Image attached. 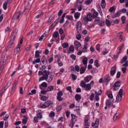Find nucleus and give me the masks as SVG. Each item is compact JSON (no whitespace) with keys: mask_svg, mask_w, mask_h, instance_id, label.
Wrapping results in <instances>:
<instances>
[{"mask_svg":"<svg viewBox=\"0 0 128 128\" xmlns=\"http://www.w3.org/2000/svg\"><path fill=\"white\" fill-rule=\"evenodd\" d=\"M127 56H124L121 60L120 63L121 64H123L126 62L127 60Z\"/></svg>","mask_w":128,"mask_h":128,"instance_id":"20","label":"nucleus"},{"mask_svg":"<svg viewBox=\"0 0 128 128\" xmlns=\"http://www.w3.org/2000/svg\"><path fill=\"white\" fill-rule=\"evenodd\" d=\"M21 46V45H20V44H18V45L17 47L15 50V52H16V54H18L20 50Z\"/></svg>","mask_w":128,"mask_h":128,"instance_id":"17","label":"nucleus"},{"mask_svg":"<svg viewBox=\"0 0 128 128\" xmlns=\"http://www.w3.org/2000/svg\"><path fill=\"white\" fill-rule=\"evenodd\" d=\"M54 87L53 86H50L48 87L47 89L48 91H50L53 90H54Z\"/></svg>","mask_w":128,"mask_h":128,"instance_id":"33","label":"nucleus"},{"mask_svg":"<svg viewBox=\"0 0 128 128\" xmlns=\"http://www.w3.org/2000/svg\"><path fill=\"white\" fill-rule=\"evenodd\" d=\"M120 85V83L119 81L116 82L114 84V86H111V89H112L114 91H115L118 90Z\"/></svg>","mask_w":128,"mask_h":128,"instance_id":"3","label":"nucleus"},{"mask_svg":"<svg viewBox=\"0 0 128 128\" xmlns=\"http://www.w3.org/2000/svg\"><path fill=\"white\" fill-rule=\"evenodd\" d=\"M94 96V94L92 93L91 94V95L90 96V99L91 101H92L93 100V98Z\"/></svg>","mask_w":128,"mask_h":128,"instance_id":"50","label":"nucleus"},{"mask_svg":"<svg viewBox=\"0 0 128 128\" xmlns=\"http://www.w3.org/2000/svg\"><path fill=\"white\" fill-rule=\"evenodd\" d=\"M53 103L51 102L50 100H47L45 102L44 104H41L40 106L41 108H45L52 104Z\"/></svg>","mask_w":128,"mask_h":128,"instance_id":"2","label":"nucleus"},{"mask_svg":"<svg viewBox=\"0 0 128 128\" xmlns=\"http://www.w3.org/2000/svg\"><path fill=\"white\" fill-rule=\"evenodd\" d=\"M41 99L43 101H46L48 99V97L46 96H42L41 98Z\"/></svg>","mask_w":128,"mask_h":128,"instance_id":"60","label":"nucleus"},{"mask_svg":"<svg viewBox=\"0 0 128 128\" xmlns=\"http://www.w3.org/2000/svg\"><path fill=\"white\" fill-rule=\"evenodd\" d=\"M84 1V0H77L76 2L75 5L77 6H79L78 4L81 5Z\"/></svg>","mask_w":128,"mask_h":128,"instance_id":"22","label":"nucleus"},{"mask_svg":"<svg viewBox=\"0 0 128 128\" xmlns=\"http://www.w3.org/2000/svg\"><path fill=\"white\" fill-rule=\"evenodd\" d=\"M36 60H34L32 62V64H34L36 63H39L40 61V58H37Z\"/></svg>","mask_w":128,"mask_h":128,"instance_id":"31","label":"nucleus"},{"mask_svg":"<svg viewBox=\"0 0 128 128\" xmlns=\"http://www.w3.org/2000/svg\"><path fill=\"white\" fill-rule=\"evenodd\" d=\"M98 13L96 11H94L93 14V17L94 18H96L98 16Z\"/></svg>","mask_w":128,"mask_h":128,"instance_id":"43","label":"nucleus"},{"mask_svg":"<svg viewBox=\"0 0 128 128\" xmlns=\"http://www.w3.org/2000/svg\"><path fill=\"white\" fill-rule=\"evenodd\" d=\"M18 83L17 81H15L13 83V85L12 87V90H14L16 87V85Z\"/></svg>","mask_w":128,"mask_h":128,"instance_id":"27","label":"nucleus"},{"mask_svg":"<svg viewBox=\"0 0 128 128\" xmlns=\"http://www.w3.org/2000/svg\"><path fill=\"white\" fill-rule=\"evenodd\" d=\"M68 46V44L66 42H64L62 45V47L64 48H67Z\"/></svg>","mask_w":128,"mask_h":128,"instance_id":"55","label":"nucleus"},{"mask_svg":"<svg viewBox=\"0 0 128 128\" xmlns=\"http://www.w3.org/2000/svg\"><path fill=\"white\" fill-rule=\"evenodd\" d=\"M123 94V90L122 89H120L119 90L118 92V95H120V96L122 97Z\"/></svg>","mask_w":128,"mask_h":128,"instance_id":"42","label":"nucleus"},{"mask_svg":"<svg viewBox=\"0 0 128 128\" xmlns=\"http://www.w3.org/2000/svg\"><path fill=\"white\" fill-rule=\"evenodd\" d=\"M119 20L118 19H116L115 20H112L111 22V23L113 22L114 24H118L119 23Z\"/></svg>","mask_w":128,"mask_h":128,"instance_id":"46","label":"nucleus"},{"mask_svg":"<svg viewBox=\"0 0 128 128\" xmlns=\"http://www.w3.org/2000/svg\"><path fill=\"white\" fill-rule=\"evenodd\" d=\"M80 86L82 87L85 88L86 86V84L85 82L83 80H82L80 84Z\"/></svg>","mask_w":128,"mask_h":128,"instance_id":"32","label":"nucleus"},{"mask_svg":"<svg viewBox=\"0 0 128 128\" xmlns=\"http://www.w3.org/2000/svg\"><path fill=\"white\" fill-rule=\"evenodd\" d=\"M80 14L78 12H76L74 14V17L76 19H77L80 16Z\"/></svg>","mask_w":128,"mask_h":128,"instance_id":"36","label":"nucleus"},{"mask_svg":"<svg viewBox=\"0 0 128 128\" xmlns=\"http://www.w3.org/2000/svg\"><path fill=\"white\" fill-rule=\"evenodd\" d=\"M7 1H6L3 4V8L5 10H6L7 8Z\"/></svg>","mask_w":128,"mask_h":128,"instance_id":"45","label":"nucleus"},{"mask_svg":"<svg viewBox=\"0 0 128 128\" xmlns=\"http://www.w3.org/2000/svg\"><path fill=\"white\" fill-rule=\"evenodd\" d=\"M71 115L72 117L71 122L69 124V126L71 127L72 128H73L75 122L77 121V117L74 114H71Z\"/></svg>","mask_w":128,"mask_h":128,"instance_id":"1","label":"nucleus"},{"mask_svg":"<svg viewBox=\"0 0 128 128\" xmlns=\"http://www.w3.org/2000/svg\"><path fill=\"white\" fill-rule=\"evenodd\" d=\"M40 85H41L43 87H44L45 88L47 86V84L45 82H44L42 83Z\"/></svg>","mask_w":128,"mask_h":128,"instance_id":"59","label":"nucleus"},{"mask_svg":"<svg viewBox=\"0 0 128 128\" xmlns=\"http://www.w3.org/2000/svg\"><path fill=\"white\" fill-rule=\"evenodd\" d=\"M75 98L76 101L79 100L81 99V96L80 94H76L75 96Z\"/></svg>","mask_w":128,"mask_h":128,"instance_id":"19","label":"nucleus"},{"mask_svg":"<svg viewBox=\"0 0 128 128\" xmlns=\"http://www.w3.org/2000/svg\"><path fill=\"white\" fill-rule=\"evenodd\" d=\"M82 28L76 27V30L77 33H80L82 31Z\"/></svg>","mask_w":128,"mask_h":128,"instance_id":"48","label":"nucleus"},{"mask_svg":"<svg viewBox=\"0 0 128 128\" xmlns=\"http://www.w3.org/2000/svg\"><path fill=\"white\" fill-rule=\"evenodd\" d=\"M82 24L80 21H78L76 23V27L82 28Z\"/></svg>","mask_w":128,"mask_h":128,"instance_id":"37","label":"nucleus"},{"mask_svg":"<svg viewBox=\"0 0 128 128\" xmlns=\"http://www.w3.org/2000/svg\"><path fill=\"white\" fill-rule=\"evenodd\" d=\"M14 38H11L10 42L8 44L7 46V48H10L12 46L14 42Z\"/></svg>","mask_w":128,"mask_h":128,"instance_id":"10","label":"nucleus"},{"mask_svg":"<svg viewBox=\"0 0 128 128\" xmlns=\"http://www.w3.org/2000/svg\"><path fill=\"white\" fill-rule=\"evenodd\" d=\"M74 44L76 49L77 48L78 50V48L81 46V44L78 41L76 40L74 41Z\"/></svg>","mask_w":128,"mask_h":128,"instance_id":"8","label":"nucleus"},{"mask_svg":"<svg viewBox=\"0 0 128 128\" xmlns=\"http://www.w3.org/2000/svg\"><path fill=\"white\" fill-rule=\"evenodd\" d=\"M69 50L70 51L73 52L74 50V46L73 45H71L69 48Z\"/></svg>","mask_w":128,"mask_h":128,"instance_id":"52","label":"nucleus"},{"mask_svg":"<svg viewBox=\"0 0 128 128\" xmlns=\"http://www.w3.org/2000/svg\"><path fill=\"white\" fill-rule=\"evenodd\" d=\"M85 88H86V90H90L91 88V87L90 84H87L86 85V87H85Z\"/></svg>","mask_w":128,"mask_h":128,"instance_id":"38","label":"nucleus"},{"mask_svg":"<svg viewBox=\"0 0 128 128\" xmlns=\"http://www.w3.org/2000/svg\"><path fill=\"white\" fill-rule=\"evenodd\" d=\"M88 119L87 117H85L84 119V122H85L84 126H88Z\"/></svg>","mask_w":128,"mask_h":128,"instance_id":"21","label":"nucleus"},{"mask_svg":"<svg viewBox=\"0 0 128 128\" xmlns=\"http://www.w3.org/2000/svg\"><path fill=\"white\" fill-rule=\"evenodd\" d=\"M120 14V11H118L117 12L112 14L111 16L112 18H114L119 16Z\"/></svg>","mask_w":128,"mask_h":128,"instance_id":"7","label":"nucleus"},{"mask_svg":"<svg viewBox=\"0 0 128 128\" xmlns=\"http://www.w3.org/2000/svg\"><path fill=\"white\" fill-rule=\"evenodd\" d=\"M50 76L48 79H47V80L48 82H50L52 80L53 78L54 77V76L52 74L50 75Z\"/></svg>","mask_w":128,"mask_h":128,"instance_id":"28","label":"nucleus"},{"mask_svg":"<svg viewBox=\"0 0 128 128\" xmlns=\"http://www.w3.org/2000/svg\"><path fill=\"white\" fill-rule=\"evenodd\" d=\"M74 68L75 70L77 72H78L80 70V68L79 66L78 65H76L75 66Z\"/></svg>","mask_w":128,"mask_h":128,"instance_id":"58","label":"nucleus"},{"mask_svg":"<svg viewBox=\"0 0 128 128\" xmlns=\"http://www.w3.org/2000/svg\"><path fill=\"white\" fill-rule=\"evenodd\" d=\"M116 66H114L111 68V70L110 71V75L113 76L116 72Z\"/></svg>","mask_w":128,"mask_h":128,"instance_id":"6","label":"nucleus"},{"mask_svg":"<svg viewBox=\"0 0 128 128\" xmlns=\"http://www.w3.org/2000/svg\"><path fill=\"white\" fill-rule=\"evenodd\" d=\"M126 18L124 16H122L121 18V20L122 22V24H124L125 23L126 20Z\"/></svg>","mask_w":128,"mask_h":128,"instance_id":"49","label":"nucleus"},{"mask_svg":"<svg viewBox=\"0 0 128 128\" xmlns=\"http://www.w3.org/2000/svg\"><path fill=\"white\" fill-rule=\"evenodd\" d=\"M59 36V34L58 32H55L53 34V37L54 38H57Z\"/></svg>","mask_w":128,"mask_h":128,"instance_id":"30","label":"nucleus"},{"mask_svg":"<svg viewBox=\"0 0 128 128\" xmlns=\"http://www.w3.org/2000/svg\"><path fill=\"white\" fill-rule=\"evenodd\" d=\"M41 60L42 65H45L47 62V60L44 56L42 57Z\"/></svg>","mask_w":128,"mask_h":128,"instance_id":"16","label":"nucleus"},{"mask_svg":"<svg viewBox=\"0 0 128 128\" xmlns=\"http://www.w3.org/2000/svg\"><path fill=\"white\" fill-rule=\"evenodd\" d=\"M37 117L39 119H41L42 117V115L39 112L38 114Z\"/></svg>","mask_w":128,"mask_h":128,"instance_id":"57","label":"nucleus"},{"mask_svg":"<svg viewBox=\"0 0 128 128\" xmlns=\"http://www.w3.org/2000/svg\"><path fill=\"white\" fill-rule=\"evenodd\" d=\"M57 62L58 65L60 66H63V63L61 61L60 59L59 58H58Z\"/></svg>","mask_w":128,"mask_h":128,"instance_id":"29","label":"nucleus"},{"mask_svg":"<svg viewBox=\"0 0 128 128\" xmlns=\"http://www.w3.org/2000/svg\"><path fill=\"white\" fill-rule=\"evenodd\" d=\"M80 34L78 33L76 35V38L78 40H80L81 38V35Z\"/></svg>","mask_w":128,"mask_h":128,"instance_id":"54","label":"nucleus"},{"mask_svg":"<svg viewBox=\"0 0 128 128\" xmlns=\"http://www.w3.org/2000/svg\"><path fill=\"white\" fill-rule=\"evenodd\" d=\"M55 115V114L54 112L52 111L50 114L49 116L51 117H53Z\"/></svg>","mask_w":128,"mask_h":128,"instance_id":"64","label":"nucleus"},{"mask_svg":"<svg viewBox=\"0 0 128 128\" xmlns=\"http://www.w3.org/2000/svg\"><path fill=\"white\" fill-rule=\"evenodd\" d=\"M119 116L118 115H117V114L116 113L113 117V120L114 121L116 120L119 119Z\"/></svg>","mask_w":128,"mask_h":128,"instance_id":"39","label":"nucleus"},{"mask_svg":"<svg viewBox=\"0 0 128 128\" xmlns=\"http://www.w3.org/2000/svg\"><path fill=\"white\" fill-rule=\"evenodd\" d=\"M48 79L46 78V77H45V76H43L42 77H40L39 80V81H42L44 80H46V81L47 80V79Z\"/></svg>","mask_w":128,"mask_h":128,"instance_id":"41","label":"nucleus"},{"mask_svg":"<svg viewBox=\"0 0 128 128\" xmlns=\"http://www.w3.org/2000/svg\"><path fill=\"white\" fill-rule=\"evenodd\" d=\"M66 90L69 91L70 92H72V90L71 87L70 86H68L66 88Z\"/></svg>","mask_w":128,"mask_h":128,"instance_id":"63","label":"nucleus"},{"mask_svg":"<svg viewBox=\"0 0 128 128\" xmlns=\"http://www.w3.org/2000/svg\"><path fill=\"white\" fill-rule=\"evenodd\" d=\"M112 102L110 100H106V106L108 108H110L112 104Z\"/></svg>","mask_w":128,"mask_h":128,"instance_id":"9","label":"nucleus"},{"mask_svg":"<svg viewBox=\"0 0 128 128\" xmlns=\"http://www.w3.org/2000/svg\"><path fill=\"white\" fill-rule=\"evenodd\" d=\"M122 97H121V96H120V95L118 94L116 96V101L118 102H120L122 100Z\"/></svg>","mask_w":128,"mask_h":128,"instance_id":"25","label":"nucleus"},{"mask_svg":"<svg viewBox=\"0 0 128 128\" xmlns=\"http://www.w3.org/2000/svg\"><path fill=\"white\" fill-rule=\"evenodd\" d=\"M101 6L103 8H105L106 6L105 0H102L101 2Z\"/></svg>","mask_w":128,"mask_h":128,"instance_id":"23","label":"nucleus"},{"mask_svg":"<svg viewBox=\"0 0 128 128\" xmlns=\"http://www.w3.org/2000/svg\"><path fill=\"white\" fill-rule=\"evenodd\" d=\"M86 70V69L83 67H81L80 69V73L83 74Z\"/></svg>","mask_w":128,"mask_h":128,"instance_id":"34","label":"nucleus"},{"mask_svg":"<svg viewBox=\"0 0 128 128\" xmlns=\"http://www.w3.org/2000/svg\"><path fill=\"white\" fill-rule=\"evenodd\" d=\"M22 13V12L20 11L16 13L13 16L12 18L15 20H18L19 18Z\"/></svg>","mask_w":128,"mask_h":128,"instance_id":"5","label":"nucleus"},{"mask_svg":"<svg viewBox=\"0 0 128 128\" xmlns=\"http://www.w3.org/2000/svg\"><path fill=\"white\" fill-rule=\"evenodd\" d=\"M44 14V12H42L40 14H39L36 16V18H39L41 16H43Z\"/></svg>","mask_w":128,"mask_h":128,"instance_id":"56","label":"nucleus"},{"mask_svg":"<svg viewBox=\"0 0 128 128\" xmlns=\"http://www.w3.org/2000/svg\"><path fill=\"white\" fill-rule=\"evenodd\" d=\"M54 17H52V16H51L48 19L47 22V23L48 24H49L51 22L52 20L54 19Z\"/></svg>","mask_w":128,"mask_h":128,"instance_id":"40","label":"nucleus"},{"mask_svg":"<svg viewBox=\"0 0 128 128\" xmlns=\"http://www.w3.org/2000/svg\"><path fill=\"white\" fill-rule=\"evenodd\" d=\"M72 79L73 80H76L77 78L76 76L73 74H72Z\"/></svg>","mask_w":128,"mask_h":128,"instance_id":"62","label":"nucleus"},{"mask_svg":"<svg viewBox=\"0 0 128 128\" xmlns=\"http://www.w3.org/2000/svg\"><path fill=\"white\" fill-rule=\"evenodd\" d=\"M94 65L96 66L97 67H98L100 65L98 63V60H96L94 62Z\"/></svg>","mask_w":128,"mask_h":128,"instance_id":"61","label":"nucleus"},{"mask_svg":"<svg viewBox=\"0 0 128 128\" xmlns=\"http://www.w3.org/2000/svg\"><path fill=\"white\" fill-rule=\"evenodd\" d=\"M106 26H110L111 22H110V21L106 19Z\"/></svg>","mask_w":128,"mask_h":128,"instance_id":"35","label":"nucleus"},{"mask_svg":"<svg viewBox=\"0 0 128 128\" xmlns=\"http://www.w3.org/2000/svg\"><path fill=\"white\" fill-rule=\"evenodd\" d=\"M110 93L108 94L107 95L108 98H109V100L112 102H113L114 100V99L113 98V96L112 94V92L111 91L110 92Z\"/></svg>","mask_w":128,"mask_h":128,"instance_id":"13","label":"nucleus"},{"mask_svg":"<svg viewBox=\"0 0 128 128\" xmlns=\"http://www.w3.org/2000/svg\"><path fill=\"white\" fill-rule=\"evenodd\" d=\"M18 32V30L17 29H15L14 32L13 33L11 38H15L17 35V33Z\"/></svg>","mask_w":128,"mask_h":128,"instance_id":"18","label":"nucleus"},{"mask_svg":"<svg viewBox=\"0 0 128 128\" xmlns=\"http://www.w3.org/2000/svg\"><path fill=\"white\" fill-rule=\"evenodd\" d=\"M88 45V44L87 43H85L82 50L83 52H87Z\"/></svg>","mask_w":128,"mask_h":128,"instance_id":"11","label":"nucleus"},{"mask_svg":"<svg viewBox=\"0 0 128 128\" xmlns=\"http://www.w3.org/2000/svg\"><path fill=\"white\" fill-rule=\"evenodd\" d=\"M92 0H87L85 2V4L87 5L89 4L92 2Z\"/></svg>","mask_w":128,"mask_h":128,"instance_id":"44","label":"nucleus"},{"mask_svg":"<svg viewBox=\"0 0 128 128\" xmlns=\"http://www.w3.org/2000/svg\"><path fill=\"white\" fill-rule=\"evenodd\" d=\"M92 16L90 13H88L86 16L84 17V21L86 22L91 21L92 20Z\"/></svg>","mask_w":128,"mask_h":128,"instance_id":"4","label":"nucleus"},{"mask_svg":"<svg viewBox=\"0 0 128 128\" xmlns=\"http://www.w3.org/2000/svg\"><path fill=\"white\" fill-rule=\"evenodd\" d=\"M57 99L59 102L62 101L63 100V98H62L61 96H57Z\"/></svg>","mask_w":128,"mask_h":128,"instance_id":"53","label":"nucleus"},{"mask_svg":"<svg viewBox=\"0 0 128 128\" xmlns=\"http://www.w3.org/2000/svg\"><path fill=\"white\" fill-rule=\"evenodd\" d=\"M59 19H56V21L54 22L52 24V25H53L54 26V27L55 26L58 24V21H59Z\"/></svg>","mask_w":128,"mask_h":128,"instance_id":"47","label":"nucleus"},{"mask_svg":"<svg viewBox=\"0 0 128 128\" xmlns=\"http://www.w3.org/2000/svg\"><path fill=\"white\" fill-rule=\"evenodd\" d=\"M6 90V89H2L0 92V96H2Z\"/></svg>","mask_w":128,"mask_h":128,"instance_id":"51","label":"nucleus"},{"mask_svg":"<svg viewBox=\"0 0 128 128\" xmlns=\"http://www.w3.org/2000/svg\"><path fill=\"white\" fill-rule=\"evenodd\" d=\"M104 80L106 82L108 83L111 80L110 77L109 75H107L104 77Z\"/></svg>","mask_w":128,"mask_h":128,"instance_id":"14","label":"nucleus"},{"mask_svg":"<svg viewBox=\"0 0 128 128\" xmlns=\"http://www.w3.org/2000/svg\"><path fill=\"white\" fill-rule=\"evenodd\" d=\"M43 76H45L47 79L48 78V76L50 74V72L48 70H45L43 71Z\"/></svg>","mask_w":128,"mask_h":128,"instance_id":"15","label":"nucleus"},{"mask_svg":"<svg viewBox=\"0 0 128 128\" xmlns=\"http://www.w3.org/2000/svg\"><path fill=\"white\" fill-rule=\"evenodd\" d=\"M88 60L87 58L86 57H85L82 58V61L83 63L85 65L87 64Z\"/></svg>","mask_w":128,"mask_h":128,"instance_id":"24","label":"nucleus"},{"mask_svg":"<svg viewBox=\"0 0 128 128\" xmlns=\"http://www.w3.org/2000/svg\"><path fill=\"white\" fill-rule=\"evenodd\" d=\"M40 53L39 52V50H36V51L35 54V58H39L40 57V55L39 54Z\"/></svg>","mask_w":128,"mask_h":128,"instance_id":"26","label":"nucleus"},{"mask_svg":"<svg viewBox=\"0 0 128 128\" xmlns=\"http://www.w3.org/2000/svg\"><path fill=\"white\" fill-rule=\"evenodd\" d=\"M92 78V76L89 75L85 77L84 78V80L86 82H88L91 80Z\"/></svg>","mask_w":128,"mask_h":128,"instance_id":"12","label":"nucleus"}]
</instances>
